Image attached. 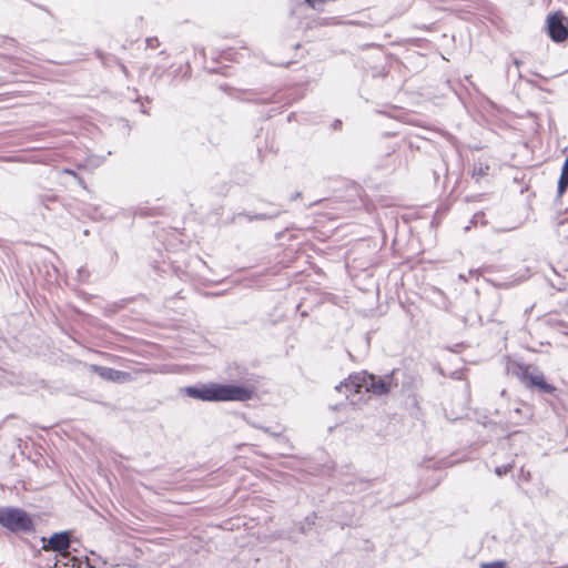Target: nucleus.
Masks as SVG:
<instances>
[{
    "label": "nucleus",
    "mask_w": 568,
    "mask_h": 568,
    "mask_svg": "<svg viewBox=\"0 0 568 568\" xmlns=\"http://www.w3.org/2000/svg\"><path fill=\"white\" fill-rule=\"evenodd\" d=\"M395 387H397V382L393 374L376 376L366 372H359L349 375L345 382L336 386V390L344 393L346 398H348L352 404H355L356 399L354 396L356 394L372 393L381 396L388 394Z\"/></svg>",
    "instance_id": "obj_1"
},
{
    "label": "nucleus",
    "mask_w": 568,
    "mask_h": 568,
    "mask_svg": "<svg viewBox=\"0 0 568 568\" xmlns=\"http://www.w3.org/2000/svg\"><path fill=\"white\" fill-rule=\"evenodd\" d=\"M185 394L204 402H245L253 396V392L250 388L217 383L189 386L185 388Z\"/></svg>",
    "instance_id": "obj_2"
},
{
    "label": "nucleus",
    "mask_w": 568,
    "mask_h": 568,
    "mask_svg": "<svg viewBox=\"0 0 568 568\" xmlns=\"http://www.w3.org/2000/svg\"><path fill=\"white\" fill-rule=\"evenodd\" d=\"M508 372L527 388H535L541 394H554L556 392V387L546 382L542 372L536 366L511 363L508 366Z\"/></svg>",
    "instance_id": "obj_3"
},
{
    "label": "nucleus",
    "mask_w": 568,
    "mask_h": 568,
    "mask_svg": "<svg viewBox=\"0 0 568 568\" xmlns=\"http://www.w3.org/2000/svg\"><path fill=\"white\" fill-rule=\"evenodd\" d=\"M0 525L13 532L30 531L33 527L32 519L24 510L11 507L0 508Z\"/></svg>",
    "instance_id": "obj_4"
},
{
    "label": "nucleus",
    "mask_w": 568,
    "mask_h": 568,
    "mask_svg": "<svg viewBox=\"0 0 568 568\" xmlns=\"http://www.w3.org/2000/svg\"><path fill=\"white\" fill-rule=\"evenodd\" d=\"M42 541H43V546H42L43 550L55 551L63 558L69 559V561L64 564L65 566H69L71 562L72 567H74L79 564V560L75 557H70V554H69V548L71 545L70 532H68V531L55 532L48 539L42 538Z\"/></svg>",
    "instance_id": "obj_5"
},
{
    "label": "nucleus",
    "mask_w": 568,
    "mask_h": 568,
    "mask_svg": "<svg viewBox=\"0 0 568 568\" xmlns=\"http://www.w3.org/2000/svg\"><path fill=\"white\" fill-rule=\"evenodd\" d=\"M547 32L555 42H562L568 38V24L560 12H555L547 18Z\"/></svg>",
    "instance_id": "obj_6"
},
{
    "label": "nucleus",
    "mask_w": 568,
    "mask_h": 568,
    "mask_svg": "<svg viewBox=\"0 0 568 568\" xmlns=\"http://www.w3.org/2000/svg\"><path fill=\"white\" fill-rule=\"evenodd\" d=\"M90 369L97 373L101 378L112 382H125L129 379V373L121 372L111 367L91 365Z\"/></svg>",
    "instance_id": "obj_7"
},
{
    "label": "nucleus",
    "mask_w": 568,
    "mask_h": 568,
    "mask_svg": "<svg viewBox=\"0 0 568 568\" xmlns=\"http://www.w3.org/2000/svg\"><path fill=\"white\" fill-rule=\"evenodd\" d=\"M568 189V154L561 169L558 181V194L561 195Z\"/></svg>",
    "instance_id": "obj_8"
},
{
    "label": "nucleus",
    "mask_w": 568,
    "mask_h": 568,
    "mask_svg": "<svg viewBox=\"0 0 568 568\" xmlns=\"http://www.w3.org/2000/svg\"><path fill=\"white\" fill-rule=\"evenodd\" d=\"M488 171H489V165L481 161H478V162H475L473 165L471 176L475 178L476 180H479V179L486 176L488 174Z\"/></svg>",
    "instance_id": "obj_9"
},
{
    "label": "nucleus",
    "mask_w": 568,
    "mask_h": 568,
    "mask_svg": "<svg viewBox=\"0 0 568 568\" xmlns=\"http://www.w3.org/2000/svg\"><path fill=\"white\" fill-rule=\"evenodd\" d=\"M341 21L336 17L321 18L317 22L318 26H336Z\"/></svg>",
    "instance_id": "obj_10"
},
{
    "label": "nucleus",
    "mask_w": 568,
    "mask_h": 568,
    "mask_svg": "<svg viewBox=\"0 0 568 568\" xmlns=\"http://www.w3.org/2000/svg\"><path fill=\"white\" fill-rule=\"evenodd\" d=\"M513 468H514V465H513V464H507V465L497 466V467L495 468V474H496L498 477H501V476L506 475L507 473H509Z\"/></svg>",
    "instance_id": "obj_11"
},
{
    "label": "nucleus",
    "mask_w": 568,
    "mask_h": 568,
    "mask_svg": "<svg viewBox=\"0 0 568 568\" xmlns=\"http://www.w3.org/2000/svg\"><path fill=\"white\" fill-rule=\"evenodd\" d=\"M480 568H507V564L504 560H496L491 562H484Z\"/></svg>",
    "instance_id": "obj_12"
},
{
    "label": "nucleus",
    "mask_w": 568,
    "mask_h": 568,
    "mask_svg": "<svg viewBox=\"0 0 568 568\" xmlns=\"http://www.w3.org/2000/svg\"><path fill=\"white\" fill-rule=\"evenodd\" d=\"M148 49H156L160 45V41L156 37H151L145 40Z\"/></svg>",
    "instance_id": "obj_13"
},
{
    "label": "nucleus",
    "mask_w": 568,
    "mask_h": 568,
    "mask_svg": "<svg viewBox=\"0 0 568 568\" xmlns=\"http://www.w3.org/2000/svg\"><path fill=\"white\" fill-rule=\"evenodd\" d=\"M486 224V221L484 220V213L483 212H477L476 214H474L473 219H471V224L473 225H477V224Z\"/></svg>",
    "instance_id": "obj_14"
},
{
    "label": "nucleus",
    "mask_w": 568,
    "mask_h": 568,
    "mask_svg": "<svg viewBox=\"0 0 568 568\" xmlns=\"http://www.w3.org/2000/svg\"><path fill=\"white\" fill-rule=\"evenodd\" d=\"M60 174H69L72 175L74 179L79 175L74 170L64 168L60 171Z\"/></svg>",
    "instance_id": "obj_15"
},
{
    "label": "nucleus",
    "mask_w": 568,
    "mask_h": 568,
    "mask_svg": "<svg viewBox=\"0 0 568 568\" xmlns=\"http://www.w3.org/2000/svg\"><path fill=\"white\" fill-rule=\"evenodd\" d=\"M549 281H550L551 286H552V287H555V288H557L558 291H562V290H565V285H566V284H565V283H562L561 281H559V282H557V283H556V282H554L552 280H549Z\"/></svg>",
    "instance_id": "obj_16"
},
{
    "label": "nucleus",
    "mask_w": 568,
    "mask_h": 568,
    "mask_svg": "<svg viewBox=\"0 0 568 568\" xmlns=\"http://www.w3.org/2000/svg\"><path fill=\"white\" fill-rule=\"evenodd\" d=\"M277 215H278V213H275V214L270 215V216H267V215H265V214H258V215L254 216V219H257V220H265V219H272V217H275V216H277Z\"/></svg>",
    "instance_id": "obj_17"
},
{
    "label": "nucleus",
    "mask_w": 568,
    "mask_h": 568,
    "mask_svg": "<svg viewBox=\"0 0 568 568\" xmlns=\"http://www.w3.org/2000/svg\"><path fill=\"white\" fill-rule=\"evenodd\" d=\"M75 180L78 181V183H79V185H80L81 187L87 189V184H85L84 180H83L80 175H78V176L75 178Z\"/></svg>",
    "instance_id": "obj_18"
},
{
    "label": "nucleus",
    "mask_w": 568,
    "mask_h": 568,
    "mask_svg": "<svg viewBox=\"0 0 568 568\" xmlns=\"http://www.w3.org/2000/svg\"><path fill=\"white\" fill-rule=\"evenodd\" d=\"M265 433L272 435V436H275L277 438H281V433H273L271 432L268 428H262Z\"/></svg>",
    "instance_id": "obj_19"
},
{
    "label": "nucleus",
    "mask_w": 568,
    "mask_h": 568,
    "mask_svg": "<svg viewBox=\"0 0 568 568\" xmlns=\"http://www.w3.org/2000/svg\"><path fill=\"white\" fill-rule=\"evenodd\" d=\"M514 63H515L516 67H519L521 62L519 60L515 59Z\"/></svg>",
    "instance_id": "obj_20"
}]
</instances>
